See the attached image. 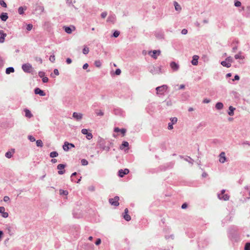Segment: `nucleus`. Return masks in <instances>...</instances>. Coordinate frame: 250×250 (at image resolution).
<instances>
[{
    "mask_svg": "<svg viewBox=\"0 0 250 250\" xmlns=\"http://www.w3.org/2000/svg\"><path fill=\"white\" fill-rule=\"evenodd\" d=\"M22 70L26 73H30L32 71L33 67L30 63H25L22 65Z\"/></svg>",
    "mask_w": 250,
    "mask_h": 250,
    "instance_id": "obj_2",
    "label": "nucleus"
},
{
    "mask_svg": "<svg viewBox=\"0 0 250 250\" xmlns=\"http://www.w3.org/2000/svg\"><path fill=\"white\" fill-rule=\"evenodd\" d=\"M28 139L31 142H34L36 141L35 138L31 135L28 136Z\"/></svg>",
    "mask_w": 250,
    "mask_h": 250,
    "instance_id": "obj_39",
    "label": "nucleus"
},
{
    "mask_svg": "<svg viewBox=\"0 0 250 250\" xmlns=\"http://www.w3.org/2000/svg\"><path fill=\"white\" fill-rule=\"evenodd\" d=\"M5 211V208L3 207H0V213H2Z\"/></svg>",
    "mask_w": 250,
    "mask_h": 250,
    "instance_id": "obj_52",
    "label": "nucleus"
},
{
    "mask_svg": "<svg viewBox=\"0 0 250 250\" xmlns=\"http://www.w3.org/2000/svg\"><path fill=\"white\" fill-rule=\"evenodd\" d=\"M199 59V56L197 55H194L193 56V59L191 61V63L194 65H197L198 64V60Z\"/></svg>",
    "mask_w": 250,
    "mask_h": 250,
    "instance_id": "obj_15",
    "label": "nucleus"
},
{
    "mask_svg": "<svg viewBox=\"0 0 250 250\" xmlns=\"http://www.w3.org/2000/svg\"><path fill=\"white\" fill-rule=\"evenodd\" d=\"M245 250H250V243H246L244 248Z\"/></svg>",
    "mask_w": 250,
    "mask_h": 250,
    "instance_id": "obj_34",
    "label": "nucleus"
},
{
    "mask_svg": "<svg viewBox=\"0 0 250 250\" xmlns=\"http://www.w3.org/2000/svg\"><path fill=\"white\" fill-rule=\"evenodd\" d=\"M36 60L38 62H39L41 63L42 62V59L41 58L36 57Z\"/></svg>",
    "mask_w": 250,
    "mask_h": 250,
    "instance_id": "obj_55",
    "label": "nucleus"
},
{
    "mask_svg": "<svg viewBox=\"0 0 250 250\" xmlns=\"http://www.w3.org/2000/svg\"><path fill=\"white\" fill-rule=\"evenodd\" d=\"M221 64L223 66H225L227 68H229L231 66V64L229 62H228L225 60L224 61H222Z\"/></svg>",
    "mask_w": 250,
    "mask_h": 250,
    "instance_id": "obj_19",
    "label": "nucleus"
},
{
    "mask_svg": "<svg viewBox=\"0 0 250 250\" xmlns=\"http://www.w3.org/2000/svg\"><path fill=\"white\" fill-rule=\"evenodd\" d=\"M187 207H188V205L186 203H184L182 205V208L183 209H185L187 208Z\"/></svg>",
    "mask_w": 250,
    "mask_h": 250,
    "instance_id": "obj_59",
    "label": "nucleus"
},
{
    "mask_svg": "<svg viewBox=\"0 0 250 250\" xmlns=\"http://www.w3.org/2000/svg\"><path fill=\"white\" fill-rule=\"evenodd\" d=\"M89 51V48L86 46H85L83 50V52L84 54H87Z\"/></svg>",
    "mask_w": 250,
    "mask_h": 250,
    "instance_id": "obj_30",
    "label": "nucleus"
},
{
    "mask_svg": "<svg viewBox=\"0 0 250 250\" xmlns=\"http://www.w3.org/2000/svg\"><path fill=\"white\" fill-rule=\"evenodd\" d=\"M63 28L65 31L68 34H71L73 31H75L76 30V28L74 26H72L71 27L64 26Z\"/></svg>",
    "mask_w": 250,
    "mask_h": 250,
    "instance_id": "obj_6",
    "label": "nucleus"
},
{
    "mask_svg": "<svg viewBox=\"0 0 250 250\" xmlns=\"http://www.w3.org/2000/svg\"><path fill=\"white\" fill-rule=\"evenodd\" d=\"M0 4L3 7L5 8L7 7V4L3 0H0Z\"/></svg>",
    "mask_w": 250,
    "mask_h": 250,
    "instance_id": "obj_35",
    "label": "nucleus"
},
{
    "mask_svg": "<svg viewBox=\"0 0 250 250\" xmlns=\"http://www.w3.org/2000/svg\"><path fill=\"white\" fill-rule=\"evenodd\" d=\"M114 131L116 132H121V133L123 134V136H125V133L126 132V129L125 128L120 129L118 127H115L114 129Z\"/></svg>",
    "mask_w": 250,
    "mask_h": 250,
    "instance_id": "obj_13",
    "label": "nucleus"
},
{
    "mask_svg": "<svg viewBox=\"0 0 250 250\" xmlns=\"http://www.w3.org/2000/svg\"><path fill=\"white\" fill-rule=\"evenodd\" d=\"M14 72V69L13 67H10L6 68V73L7 74H10V73Z\"/></svg>",
    "mask_w": 250,
    "mask_h": 250,
    "instance_id": "obj_25",
    "label": "nucleus"
},
{
    "mask_svg": "<svg viewBox=\"0 0 250 250\" xmlns=\"http://www.w3.org/2000/svg\"><path fill=\"white\" fill-rule=\"evenodd\" d=\"M235 109L234 107H233L232 106H230L229 107V111L228 114L230 116H232L234 114V110Z\"/></svg>",
    "mask_w": 250,
    "mask_h": 250,
    "instance_id": "obj_21",
    "label": "nucleus"
},
{
    "mask_svg": "<svg viewBox=\"0 0 250 250\" xmlns=\"http://www.w3.org/2000/svg\"><path fill=\"white\" fill-rule=\"evenodd\" d=\"M209 102H210V100L208 99H205L203 101V103L205 104H208V103H209Z\"/></svg>",
    "mask_w": 250,
    "mask_h": 250,
    "instance_id": "obj_58",
    "label": "nucleus"
},
{
    "mask_svg": "<svg viewBox=\"0 0 250 250\" xmlns=\"http://www.w3.org/2000/svg\"><path fill=\"white\" fill-rule=\"evenodd\" d=\"M60 192L61 194H63L66 195L68 194V191H67L66 190H60Z\"/></svg>",
    "mask_w": 250,
    "mask_h": 250,
    "instance_id": "obj_46",
    "label": "nucleus"
},
{
    "mask_svg": "<svg viewBox=\"0 0 250 250\" xmlns=\"http://www.w3.org/2000/svg\"><path fill=\"white\" fill-rule=\"evenodd\" d=\"M174 6L176 10L177 11H180L181 9V7L180 5L177 2H174Z\"/></svg>",
    "mask_w": 250,
    "mask_h": 250,
    "instance_id": "obj_28",
    "label": "nucleus"
},
{
    "mask_svg": "<svg viewBox=\"0 0 250 250\" xmlns=\"http://www.w3.org/2000/svg\"><path fill=\"white\" fill-rule=\"evenodd\" d=\"M215 107L217 109H221L223 107V104L222 103H217L215 105Z\"/></svg>",
    "mask_w": 250,
    "mask_h": 250,
    "instance_id": "obj_24",
    "label": "nucleus"
},
{
    "mask_svg": "<svg viewBox=\"0 0 250 250\" xmlns=\"http://www.w3.org/2000/svg\"><path fill=\"white\" fill-rule=\"evenodd\" d=\"M188 33V30L186 29H184L182 30V34L184 35L187 34Z\"/></svg>",
    "mask_w": 250,
    "mask_h": 250,
    "instance_id": "obj_53",
    "label": "nucleus"
},
{
    "mask_svg": "<svg viewBox=\"0 0 250 250\" xmlns=\"http://www.w3.org/2000/svg\"><path fill=\"white\" fill-rule=\"evenodd\" d=\"M120 35V32L118 31H116L114 32L113 33V37H114L115 38H117Z\"/></svg>",
    "mask_w": 250,
    "mask_h": 250,
    "instance_id": "obj_37",
    "label": "nucleus"
},
{
    "mask_svg": "<svg viewBox=\"0 0 250 250\" xmlns=\"http://www.w3.org/2000/svg\"><path fill=\"white\" fill-rule=\"evenodd\" d=\"M15 152V149H12L10 151H8L5 153V157L7 158H11L12 155Z\"/></svg>",
    "mask_w": 250,
    "mask_h": 250,
    "instance_id": "obj_18",
    "label": "nucleus"
},
{
    "mask_svg": "<svg viewBox=\"0 0 250 250\" xmlns=\"http://www.w3.org/2000/svg\"><path fill=\"white\" fill-rule=\"evenodd\" d=\"M96 113L97 116H103L104 115V112L101 110H98L96 111Z\"/></svg>",
    "mask_w": 250,
    "mask_h": 250,
    "instance_id": "obj_33",
    "label": "nucleus"
},
{
    "mask_svg": "<svg viewBox=\"0 0 250 250\" xmlns=\"http://www.w3.org/2000/svg\"><path fill=\"white\" fill-rule=\"evenodd\" d=\"M161 51L160 50H153V51H150L148 53V54L155 59H157V56L159 55Z\"/></svg>",
    "mask_w": 250,
    "mask_h": 250,
    "instance_id": "obj_4",
    "label": "nucleus"
},
{
    "mask_svg": "<svg viewBox=\"0 0 250 250\" xmlns=\"http://www.w3.org/2000/svg\"><path fill=\"white\" fill-rule=\"evenodd\" d=\"M36 144L38 146L42 147L43 146V143L41 140H38L36 141Z\"/></svg>",
    "mask_w": 250,
    "mask_h": 250,
    "instance_id": "obj_29",
    "label": "nucleus"
},
{
    "mask_svg": "<svg viewBox=\"0 0 250 250\" xmlns=\"http://www.w3.org/2000/svg\"><path fill=\"white\" fill-rule=\"evenodd\" d=\"M234 5L236 7H240L241 5V3L239 1H236L234 3Z\"/></svg>",
    "mask_w": 250,
    "mask_h": 250,
    "instance_id": "obj_41",
    "label": "nucleus"
},
{
    "mask_svg": "<svg viewBox=\"0 0 250 250\" xmlns=\"http://www.w3.org/2000/svg\"><path fill=\"white\" fill-rule=\"evenodd\" d=\"M82 133L83 134L86 135V138L88 140H90L93 137L92 134L90 132H88L87 129H83L82 130Z\"/></svg>",
    "mask_w": 250,
    "mask_h": 250,
    "instance_id": "obj_5",
    "label": "nucleus"
},
{
    "mask_svg": "<svg viewBox=\"0 0 250 250\" xmlns=\"http://www.w3.org/2000/svg\"><path fill=\"white\" fill-rule=\"evenodd\" d=\"M24 111L25 112V116L26 117L28 118H31V117H33L32 114L29 109H25Z\"/></svg>",
    "mask_w": 250,
    "mask_h": 250,
    "instance_id": "obj_16",
    "label": "nucleus"
},
{
    "mask_svg": "<svg viewBox=\"0 0 250 250\" xmlns=\"http://www.w3.org/2000/svg\"><path fill=\"white\" fill-rule=\"evenodd\" d=\"M226 160V158L225 156V153L224 152H222L219 155V161L221 163H224Z\"/></svg>",
    "mask_w": 250,
    "mask_h": 250,
    "instance_id": "obj_7",
    "label": "nucleus"
},
{
    "mask_svg": "<svg viewBox=\"0 0 250 250\" xmlns=\"http://www.w3.org/2000/svg\"><path fill=\"white\" fill-rule=\"evenodd\" d=\"M67 64H70L71 63L72 61L70 58H67L66 61Z\"/></svg>",
    "mask_w": 250,
    "mask_h": 250,
    "instance_id": "obj_61",
    "label": "nucleus"
},
{
    "mask_svg": "<svg viewBox=\"0 0 250 250\" xmlns=\"http://www.w3.org/2000/svg\"><path fill=\"white\" fill-rule=\"evenodd\" d=\"M49 60L51 62H54L55 60V57L54 55H51L50 56V58H49Z\"/></svg>",
    "mask_w": 250,
    "mask_h": 250,
    "instance_id": "obj_42",
    "label": "nucleus"
},
{
    "mask_svg": "<svg viewBox=\"0 0 250 250\" xmlns=\"http://www.w3.org/2000/svg\"><path fill=\"white\" fill-rule=\"evenodd\" d=\"M2 216L4 218H6L8 216V213L4 211L3 213H2Z\"/></svg>",
    "mask_w": 250,
    "mask_h": 250,
    "instance_id": "obj_47",
    "label": "nucleus"
},
{
    "mask_svg": "<svg viewBox=\"0 0 250 250\" xmlns=\"http://www.w3.org/2000/svg\"><path fill=\"white\" fill-rule=\"evenodd\" d=\"M101 239H98L97 240V241H96V242H95V244H96V245H99V244H101Z\"/></svg>",
    "mask_w": 250,
    "mask_h": 250,
    "instance_id": "obj_54",
    "label": "nucleus"
},
{
    "mask_svg": "<svg viewBox=\"0 0 250 250\" xmlns=\"http://www.w3.org/2000/svg\"><path fill=\"white\" fill-rule=\"evenodd\" d=\"M171 121L172 124L176 123L177 121V119L176 118H172L171 119Z\"/></svg>",
    "mask_w": 250,
    "mask_h": 250,
    "instance_id": "obj_43",
    "label": "nucleus"
},
{
    "mask_svg": "<svg viewBox=\"0 0 250 250\" xmlns=\"http://www.w3.org/2000/svg\"><path fill=\"white\" fill-rule=\"evenodd\" d=\"M239 79H240V78H239V76H238V75H235V76H234V79L233 80V81H234V80H239Z\"/></svg>",
    "mask_w": 250,
    "mask_h": 250,
    "instance_id": "obj_63",
    "label": "nucleus"
},
{
    "mask_svg": "<svg viewBox=\"0 0 250 250\" xmlns=\"http://www.w3.org/2000/svg\"><path fill=\"white\" fill-rule=\"evenodd\" d=\"M168 128L169 129H172L173 128L172 124H171L170 123L168 124Z\"/></svg>",
    "mask_w": 250,
    "mask_h": 250,
    "instance_id": "obj_62",
    "label": "nucleus"
},
{
    "mask_svg": "<svg viewBox=\"0 0 250 250\" xmlns=\"http://www.w3.org/2000/svg\"><path fill=\"white\" fill-rule=\"evenodd\" d=\"M44 73L42 72H40L39 73V76L41 78L44 77Z\"/></svg>",
    "mask_w": 250,
    "mask_h": 250,
    "instance_id": "obj_57",
    "label": "nucleus"
},
{
    "mask_svg": "<svg viewBox=\"0 0 250 250\" xmlns=\"http://www.w3.org/2000/svg\"><path fill=\"white\" fill-rule=\"evenodd\" d=\"M26 9V7H25L23 8V7H20L18 9V12L20 15L24 13V11Z\"/></svg>",
    "mask_w": 250,
    "mask_h": 250,
    "instance_id": "obj_23",
    "label": "nucleus"
},
{
    "mask_svg": "<svg viewBox=\"0 0 250 250\" xmlns=\"http://www.w3.org/2000/svg\"><path fill=\"white\" fill-rule=\"evenodd\" d=\"M42 80L43 83H47L48 81V79L46 77H43Z\"/></svg>",
    "mask_w": 250,
    "mask_h": 250,
    "instance_id": "obj_49",
    "label": "nucleus"
},
{
    "mask_svg": "<svg viewBox=\"0 0 250 250\" xmlns=\"http://www.w3.org/2000/svg\"><path fill=\"white\" fill-rule=\"evenodd\" d=\"M65 167V165L63 164H59L57 166V168L59 170L58 171V173L59 174H62L64 173V171H62V169H63Z\"/></svg>",
    "mask_w": 250,
    "mask_h": 250,
    "instance_id": "obj_10",
    "label": "nucleus"
},
{
    "mask_svg": "<svg viewBox=\"0 0 250 250\" xmlns=\"http://www.w3.org/2000/svg\"><path fill=\"white\" fill-rule=\"evenodd\" d=\"M82 165L83 166H86L88 164V162L85 159H83L81 161Z\"/></svg>",
    "mask_w": 250,
    "mask_h": 250,
    "instance_id": "obj_36",
    "label": "nucleus"
},
{
    "mask_svg": "<svg viewBox=\"0 0 250 250\" xmlns=\"http://www.w3.org/2000/svg\"><path fill=\"white\" fill-rule=\"evenodd\" d=\"M119 197L118 196H115L113 198L109 199V202L111 205L117 207L119 205Z\"/></svg>",
    "mask_w": 250,
    "mask_h": 250,
    "instance_id": "obj_3",
    "label": "nucleus"
},
{
    "mask_svg": "<svg viewBox=\"0 0 250 250\" xmlns=\"http://www.w3.org/2000/svg\"><path fill=\"white\" fill-rule=\"evenodd\" d=\"M35 93L36 94H39L40 95L42 96H44L45 95V93L44 92V91L39 88H37L35 89Z\"/></svg>",
    "mask_w": 250,
    "mask_h": 250,
    "instance_id": "obj_12",
    "label": "nucleus"
},
{
    "mask_svg": "<svg viewBox=\"0 0 250 250\" xmlns=\"http://www.w3.org/2000/svg\"><path fill=\"white\" fill-rule=\"evenodd\" d=\"M229 196H228L227 195H225V196H224V200H229Z\"/></svg>",
    "mask_w": 250,
    "mask_h": 250,
    "instance_id": "obj_64",
    "label": "nucleus"
},
{
    "mask_svg": "<svg viewBox=\"0 0 250 250\" xmlns=\"http://www.w3.org/2000/svg\"><path fill=\"white\" fill-rule=\"evenodd\" d=\"M170 67L174 71H177L179 68V65L175 62H173L170 63Z\"/></svg>",
    "mask_w": 250,
    "mask_h": 250,
    "instance_id": "obj_14",
    "label": "nucleus"
},
{
    "mask_svg": "<svg viewBox=\"0 0 250 250\" xmlns=\"http://www.w3.org/2000/svg\"><path fill=\"white\" fill-rule=\"evenodd\" d=\"M121 71L120 69H117L115 71V74L117 75H119L121 74Z\"/></svg>",
    "mask_w": 250,
    "mask_h": 250,
    "instance_id": "obj_50",
    "label": "nucleus"
},
{
    "mask_svg": "<svg viewBox=\"0 0 250 250\" xmlns=\"http://www.w3.org/2000/svg\"><path fill=\"white\" fill-rule=\"evenodd\" d=\"M88 190L90 191H94L95 190V187L93 186H91L88 187Z\"/></svg>",
    "mask_w": 250,
    "mask_h": 250,
    "instance_id": "obj_44",
    "label": "nucleus"
},
{
    "mask_svg": "<svg viewBox=\"0 0 250 250\" xmlns=\"http://www.w3.org/2000/svg\"><path fill=\"white\" fill-rule=\"evenodd\" d=\"M94 64L97 67H100L101 66V62L99 60H97L95 62Z\"/></svg>",
    "mask_w": 250,
    "mask_h": 250,
    "instance_id": "obj_31",
    "label": "nucleus"
},
{
    "mask_svg": "<svg viewBox=\"0 0 250 250\" xmlns=\"http://www.w3.org/2000/svg\"><path fill=\"white\" fill-rule=\"evenodd\" d=\"M73 117L77 120H81L82 118L83 115L81 113L74 112L73 114Z\"/></svg>",
    "mask_w": 250,
    "mask_h": 250,
    "instance_id": "obj_17",
    "label": "nucleus"
},
{
    "mask_svg": "<svg viewBox=\"0 0 250 250\" xmlns=\"http://www.w3.org/2000/svg\"><path fill=\"white\" fill-rule=\"evenodd\" d=\"M226 60L228 62H229L230 64L232 62V58L231 57H228Z\"/></svg>",
    "mask_w": 250,
    "mask_h": 250,
    "instance_id": "obj_40",
    "label": "nucleus"
},
{
    "mask_svg": "<svg viewBox=\"0 0 250 250\" xmlns=\"http://www.w3.org/2000/svg\"><path fill=\"white\" fill-rule=\"evenodd\" d=\"M54 74L56 75H59V71L57 69H55L54 70Z\"/></svg>",
    "mask_w": 250,
    "mask_h": 250,
    "instance_id": "obj_56",
    "label": "nucleus"
},
{
    "mask_svg": "<svg viewBox=\"0 0 250 250\" xmlns=\"http://www.w3.org/2000/svg\"><path fill=\"white\" fill-rule=\"evenodd\" d=\"M32 27H33V25H32V24H28L27 25L26 29H27L28 31H30V30L32 29Z\"/></svg>",
    "mask_w": 250,
    "mask_h": 250,
    "instance_id": "obj_38",
    "label": "nucleus"
},
{
    "mask_svg": "<svg viewBox=\"0 0 250 250\" xmlns=\"http://www.w3.org/2000/svg\"><path fill=\"white\" fill-rule=\"evenodd\" d=\"M6 37V34L4 33L2 30H0V43H3L4 42Z\"/></svg>",
    "mask_w": 250,
    "mask_h": 250,
    "instance_id": "obj_11",
    "label": "nucleus"
},
{
    "mask_svg": "<svg viewBox=\"0 0 250 250\" xmlns=\"http://www.w3.org/2000/svg\"><path fill=\"white\" fill-rule=\"evenodd\" d=\"M107 15V14L106 12H103L101 14V17L102 18L104 19L106 17Z\"/></svg>",
    "mask_w": 250,
    "mask_h": 250,
    "instance_id": "obj_45",
    "label": "nucleus"
},
{
    "mask_svg": "<svg viewBox=\"0 0 250 250\" xmlns=\"http://www.w3.org/2000/svg\"><path fill=\"white\" fill-rule=\"evenodd\" d=\"M0 18L2 21H6L8 19V16L7 13H2V14H1Z\"/></svg>",
    "mask_w": 250,
    "mask_h": 250,
    "instance_id": "obj_20",
    "label": "nucleus"
},
{
    "mask_svg": "<svg viewBox=\"0 0 250 250\" xmlns=\"http://www.w3.org/2000/svg\"><path fill=\"white\" fill-rule=\"evenodd\" d=\"M129 144L127 142L124 141L120 146V148L123 149L124 147H128Z\"/></svg>",
    "mask_w": 250,
    "mask_h": 250,
    "instance_id": "obj_26",
    "label": "nucleus"
},
{
    "mask_svg": "<svg viewBox=\"0 0 250 250\" xmlns=\"http://www.w3.org/2000/svg\"><path fill=\"white\" fill-rule=\"evenodd\" d=\"M129 172V170L127 168H125L124 170L121 169L119 171V176L121 177H123L125 175L128 174Z\"/></svg>",
    "mask_w": 250,
    "mask_h": 250,
    "instance_id": "obj_8",
    "label": "nucleus"
},
{
    "mask_svg": "<svg viewBox=\"0 0 250 250\" xmlns=\"http://www.w3.org/2000/svg\"><path fill=\"white\" fill-rule=\"evenodd\" d=\"M124 218L127 221H129L131 220V217L128 214V210L127 208H126L124 210Z\"/></svg>",
    "mask_w": 250,
    "mask_h": 250,
    "instance_id": "obj_9",
    "label": "nucleus"
},
{
    "mask_svg": "<svg viewBox=\"0 0 250 250\" xmlns=\"http://www.w3.org/2000/svg\"><path fill=\"white\" fill-rule=\"evenodd\" d=\"M9 200H10V198H9V197L8 196H4V198H3V201H4V202H7V201H8Z\"/></svg>",
    "mask_w": 250,
    "mask_h": 250,
    "instance_id": "obj_51",
    "label": "nucleus"
},
{
    "mask_svg": "<svg viewBox=\"0 0 250 250\" xmlns=\"http://www.w3.org/2000/svg\"><path fill=\"white\" fill-rule=\"evenodd\" d=\"M235 59H244V57L242 56L240 54H236L234 56Z\"/></svg>",
    "mask_w": 250,
    "mask_h": 250,
    "instance_id": "obj_32",
    "label": "nucleus"
},
{
    "mask_svg": "<svg viewBox=\"0 0 250 250\" xmlns=\"http://www.w3.org/2000/svg\"><path fill=\"white\" fill-rule=\"evenodd\" d=\"M88 67V64L87 63H85L84 64V65H83V69H86Z\"/></svg>",
    "mask_w": 250,
    "mask_h": 250,
    "instance_id": "obj_60",
    "label": "nucleus"
},
{
    "mask_svg": "<svg viewBox=\"0 0 250 250\" xmlns=\"http://www.w3.org/2000/svg\"><path fill=\"white\" fill-rule=\"evenodd\" d=\"M58 156V153L56 151H53L50 153V156L51 158L56 157Z\"/></svg>",
    "mask_w": 250,
    "mask_h": 250,
    "instance_id": "obj_27",
    "label": "nucleus"
},
{
    "mask_svg": "<svg viewBox=\"0 0 250 250\" xmlns=\"http://www.w3.org/2000/svg\"><path fill=\"white\" fill-rule=\"evenodd\" d=\"M68 142H65L62 146L63 149L64 151H68L69 149V146L68 145Z\"/></svg>",
    "mask_w": 250,
    "mask_h": 250,
    "instance_id": "obj_22",
    "label": "nucleus"
},
{
    "mask_svg": "<svg viewBox=\"0 0 250 250\" xmlns=\"http://www.w3.org/2000/svg\"><path fill=\"white\" fill-rule=\"evenodd\" d=\"M167 85H163L160 86H158L156 88L157 91V94L163 95L164 93L167 89Z\"/></svg>",
    "mask_w": 250,
    "mask_h": 250,
    "instance_id": "obj_1",
    "label": "nucleus"
},
{
    "mask_svg": "<svg viewBox=\"0 0 250 250\" xmlns=\"http://www.w3.org/2000/svg\"><path fill=\"white\" fill-rule=\"evenodd\" d=\"M2 216L4 218H6L8 216V213L4 211L3 213H2Z\"/></svg>",
    "mask_w": 250,
    "mask_h": 250,
    "instance_id": "obj_48",
    "label": "nucleus"
}]
</instances>
